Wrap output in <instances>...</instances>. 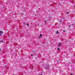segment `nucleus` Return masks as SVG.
Returning <instances> with one entry per match:
<instances>
[{"label":"nucleus","mask_w":75,"mask_h":75,"mask_svg":"<svg viewBox=\"0 0 75 75\" xmlns=\"http://www.w3.org/2000/svg\"><path fill=\"white\" fill-rule=\"evenodd\" d=\"M42 75V74L41 73V74H40V75Z\"/></svg>","instance_id":"nucleus-12"},{"label":"nucleus","mask_w":75,"mask_h":75,"mask_svg":"<svg viewBox=\"0 0 75 75\" xmlns=\"http://www.w3.org/2000/svg\"><path fill=\"white\" fill-rule=\"evenodd\" d=\"M1 51V50H0V51Z\"/></svg>","instance_id":"nucleus-21"},{"label":"nucleus","mask_w":75,"mask_h":75,"mask_svg":"<svg viewBox=\"0 0 75 75\" xmlns=\"http://www.w3.org/2000/svg\"><path fill=\"white\" fill-rule=\"evenodd\" d=\"M33 54H32L31 55V56H32V57H33Z\"/></svg>","instance_id":"nucleus-11"},{"label":"nucleus","mask_w":75,"mask_h":75,"mask_svg":"<svg viewBox=\"0 0 75 75\" xmlns=\"http://www.w3.org/2000/svg\"><path fill=\"white\" fill-rule=\"evenodd\" d=\"M23 24H24V25H25V24H26V23H25V24H24V23H23Z\"/></svg>","instance_id":"nucleus-8"},{"label":"nucleus","mask_w":75,"mask_h":75,"mask_svg":"<svg viewBox=\"0 0 75 75\" xmlns=\"http://www.w3.org/2000/svg\"><path fill=\"white\" fill-rule=\"evenodd\" d=\"M3 33V32L2 31H0V35H1Z\"/></svg>","instance_id":"nucleus-1"},{"label":"nucleus","mask_w":75,"mask_h":75,"mask_svg":"<svg viewBox=\"0 0 75 75\" xmlns=\"http://www.w3.org/2000/svg\"><path fill=\"white\" fill-rule=\"evenodd\" d=\"M1 42H4L3 41H1Z\"/></svg>","instance_id":"nucleus-10"},{"label":"nucleus","mask_w":75,"mask_h":75,"mask_svg":"<svg viewBox=\"0 0 75 75\" xmlns=\"http://www.w3.org/2000/svg\"><path fill=\"white\" fill-rule=\"evenodd\" d=\"M59 33V32H58V31H57V32H56V34H58Z\"/></svg>","instance_id":"nucleus-4"},{"label":"nucleus","mask_w":75,"mask_h":75,"mask_svg":"<svg viewBox=\"0 0 75 75\" xmlns=\"http://www.w3.org/2000/svg\"><path fill=\"white\" fill-rule=\"evenodd\" d=\"M73 24V25H74V24Z\"/></svg>","instance_id":"nucleus-19"},{"label":"nucleus","mask_w":75,"mask_h":75,"mask_svg":"<svg viewBox=\"0 0 75 75\" xmlns=\"http://www.w3.org/2000/svg\"><path fill=\"white\" fill-rule=\"evenodd\" d=\"M69 12H67V14H69Z\"/></svg>","instance_id":"nucleus-7"},{"label":"nucleus","mask_w":75,"mask_h":75,"mask_svg":"<svg viewBox=\"0 0 75 75\" xmlns=\"http://www.w3.org/2000/svg\"><path fill=\"white\" fill-rule=\"evenodd\" d=\"M45 23H47V21H45Z\"/></svg>","instance_id":"nucleus-9"},{"label":"nucleus","mask_w":75,"mask_h":75,"mask_svg":"<svg viewBox=\"0 0 75 75\" xmlns=\"http://www.w3.org/2000/svg\"><path fill=\"white\" fill-rule=\"evenodd\" d=\"M63 32H65V30H64V31H63Z\"/></svg>","instance_id":"nucleus-15"},{"label":"nucleus","mask_w":75,"mask_h":75,"mask_svg":"<svg viewBox=\"0 0 75 75\" xmlns=\"http://www.w3.org/2000/svg\"><path fill=\"white\" fill-rule=\"evenodd\" d=\"M28 44H29L28 43Z\"/></svg>","instance_id":"nucleus-24"},{"label":"nucleus","mask_w":75,"mask_h":75,"mask_svg":"<svg viewBox=\"0 0 75 75\" xmlns=\"http://www.w3.org/2000/svg\"><path fill=\"white\" fill-rule=\"evenodd\" d=\"M61 43H59V45H58V47H59V46H61Z\"/></svg>","instance_id":"nucleus-3"},{"label":"nucleus","mask_w":75,"mask_h":75,"mask_svg":"<svg viewBox=\"0 0 75 75\" xmlns=\"http://www.w3.org/2000/svg\"><path fill=\"white\" fill-rule=\"evenodd\" d=\"M69 64H71V62H69Z\"/></svg>","instance_id":"nucleus-18"},{"label":"nucleus","mask_w":75,"mask_h":75,"mask_svg":"<svg viewBox=\"0 0 75 75\" xmlns=\"http://www.w3.org/2000/svg\"><path fill=\"white\" fill-rule=\"evenodd\" d=\"M47 66V68H46V69H48V68H49V65H46Z\"/></svg>","instance_id":"nucleus-2"},{"label":"nucleus","mask_w":75,"mask_h":75,"mask_svg":"<svg viewBox=\"0 0 75 75\" xmlns=\"http://www.w3.org/2000/svg\"><path fill=\"white\" fill-rule=\"evenodd\" d=\"M35 55H36V56H37V54H35Z\"/></svg>","instance_id":"nucleus-13"},{"label":"nucleus","mask_w":75,"mask_h":75,"mask_svg":"<svg viewBox=\"0 0 75 75\" xmlns=\"http://www.w3.org/2000/svg\"><path fill=\"white\" fill-rule=\"evenodd\" d=\"M33 52H34V51H33Z\"/></svg>","instance_id":"nucleus-23"},{"label":"nucleus","mask_w":75,"mask_h":75,"mask_svg":"<svg viewBox=\"0 0 75 75\" xmlns=\"http://www.w3.org/2000/svg\"><path fill=\"white\" fill-rule=\"evenodd\" d=\"M57 50H60V49H59V47H58V48H57Z\"/></svg>","instance_id":"nucleus-6"},{"label":"nucleus","mask_w":75,"mask_h":75,"mask_svg":"<svg viewBox=\"0 0 75 75\" xmlns=\"http://www.w3.org/2000/svg\"><path fill=\"white\" fill-rule=\"evenodd\" d=\"M71 75H73V74H71Z\"/></svg>","instance_id":"nucleus-17"},{"label":"nucleus","mask_w":75,"mask_h":75,"mask_svg":"<svg viewBox=\"0 0 75 75\" xmlns=\"http://www.w3.org/2000/svg\"><path fill=\"white\" fill-rule=\"evenodd\" d=\"M71 27V25L69 26V27Z\"/></svg>","instance_id":"nucleus-14"},{"label":"nucleus","mask_w":75,"mask_h":75,"mask_svg":"<svg viewBox=\"0 0 75 75\" xmlns=\"http://www.w3.org/2000/svg\"><path fill=\"white\" fill-rule=\"evenodd\" d=\"M40 37H42V35L41 34H40Z\"/></svg>","instance_id":"nucleus-5"},{"label":"nucleus","mask_w":75,"mask_h":75,"mask_svg":"<svg viewBox=\"0 0 75 75\" xmlns=\"http://www.w3.org/2000/svg\"><path fill=\"white\" fill-rule=\"evenodd\" d=\"M40 37H39V38H40Z\"/></svg>","instance_id":"nucleus-20"},{"label":"nucleus","mask_w":75,"mask_h":75,"mask_svg":"<svg viewBox=\"0 0 75 75\" xmlns=\"http://www.w3.org/2000/svg\"><path fill=\"white\" fill-rule=\"evenodd\" d=\"M8 36L9 37V35H8Z\"/></svg>","instance_id":"nucleus-22"},{"label":"nucleus","mask_w":75,"mask_h":75,"mask_svg":"<svg viewBox=\"0 0 75 75\" xmlns=\"http://www.w3.org/2000/svg\"><path fill=\"white\" fill-rule=\"evenodd\" d=\"M27 25H28V23H27Z\"/></svg>","instance_id":"nucleus-16"}]
</instances>
